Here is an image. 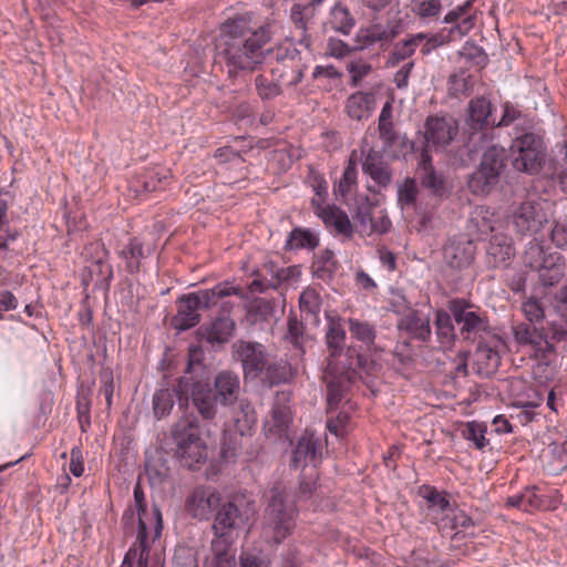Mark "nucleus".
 Here are the masks:
<instances>
[{
	"instance_id": "obj_10",
	"label": "nucleus",
	"mask_w": 567,
	"mask_h": 567,
	"mask_svg": "<svg viewBox=\"0 0 567 567\" xmlns=\"http://www.w3.org/2000/svg\"><path fill=\"white\" fill-rule=\"evenodd\" d=\"M347 362L339 365L340 371L329 373L328 365L324 371V380L327 382V401L330 409L337 406L343 396L342 380L352 381L357 378L358 370L363 369L367 358L358 352L355 348H349L347 353Z\"/></svg>"
},
{
	"instance_id": "obj_16",
	"label": "nucleus",
	"mask_w": 567,
	"mask_h": 567,
	"mask_svg": "<svg viewBox=\"0 0 567 567\" xmlns=\"http://www.w3.org/2000/svg\"><path fill=\"white\" fill-rule=\"evenodd\" d=\"M292 419L291 396L288 392H279L276 394L269 415L265 420L264 430L267 435L278 439L285 437Z\"/></svg>"
},
{
	"instance_id": "obj_53",
	"label": "nucleus",
	"mask_w": 567,
	"mask_h": 567,
	"mask_svg": "<svg viewBox=\"0 0 567 567\" xmlns=\"http://www.w3.org/2000/svg\"><path fill=\"white\" fill-rule=\"evenodd\" d=\"M306 183L313 189L316 196L313 198L319 199L320 203L324 202V196L328 193V184L324 176L313 167H309Z\"/></svg>"
},
{
	"instance_id": "obj_30",
	"label": "nucleus",
	"mask_w": 567,
	"mask_h": 567,
	"mask_svg": "<svg viewBox=\"0 0 567 567\" xmlns=\"http://www.w3.org/2000/svg\"><path fill=\"white\" fill-rule=\"evenodd\" d=\"M506 506L516 507L527 513L548 508L547 497L538 494L536 486L525 487L520 493L509 496Z\"/></svg>"
},
{
	"instance_id": "obj_40",
	"label": "nucleus",
	"mask_w": 567,
	"mask_h": 567,
	"mask_svg": "<svg viewBox=\"0 0 567 567\" xmlns=\"http://www.w3.org/2000/svg\"><path fill=\"white\" fill-rule=\"evenodd\" d=\"M444 254L450 266L456 269L466 268L474 260V247L472 243H467L463 246L446 247Z\"/></svg>"
},
{
	"instance_id": "obj_48",
	"label": "nucleus",
	"mask_w": 567,
	"mask_h": 567,
	"mask_svg": "<svg viewBox=\"0 0 567 567\" xmlns=\"http://www.w3.org/2000/svg\"><path fill=\"white\" fill-rule=\"evenodd\" d=\"M349 331L353 338L370 346L375 339L374 326L367 321H360L358 319H349Z\"/></svg>"
},
{
	"instance_id": "obj_55",
	"label": "nucleus",
	"mask_w": 567,
	"mask_h": 567,
	"mask_svg": "<svg viewBox=\"0 0 567 567\" xmlns=\"http://www.w3.org/2000/svg\"><path fill=\"white\" fill-rule=\"evenodd\" d=\"M348 72L351 76V85L358 86L361 81L370 74L372 71V66L367 61H363L361 59L351 61L348 66Z\"/></svg>"
},
{
	"instance_id": "obj_23",
	"label": "nucleus",
	"mask_w": 567,
	"mask_h": 567,
	"mask_svg": "<svg viewBox=\"0 0 567 567\" xmlns=\"http://www.w3.org/2000/svg\"><path fill=\"white\" fill-rule=\"evenodd\" d=\"M171 179V169L163 166H154L137 174L131 182V187L136 194L151 193L165 189Z\"/></svg>"
},
{
	"instance_id": "obj_49",
	"label": "nucleus",
	"mask_w": 567,
	"mask_h": 567,
	"mask_svg": "<svg viewBox=\"0 0 567 567\" xmlns=\"http://www.w3.org/2000/svg\"><path fill=\"white\" fill-rule=\"evenodd\" d=\"M174 405V391L169 389H161L153 396V410L157 419H162L169 414Z\"/></svg>"
},
{
	"instance_id": "obj_36",
	"label": "nucleus",
	"mask_w": 567,
	"mask_h": 567,
	"mask_svg": "<svg viewBox=\"0 0 567 567\" xmlns=\"http://www.w3.org/2000/svg\"><path fill=\"white\" fill-rule=\"evenodd\" d=\"M419 173L424 187L435 194H442L444 190V181L436 175L432 165V157L427 150H422L419 162Z\"/></svg>"
},
{
	"instance_id": "obj_6",
	"label": "nucleus",
	"mask_w": 567,
	"mask_h": 567,
	"mask_svg": "<svg viewBox=\"0 0 567 567\" xmlns=\"http://www.w3.org/2000/svg\"><path fill=\"white\" fill-rule=\"evenodd\" d=\"M173 439L176 444L175 455L184 466L193 470L205 462L207 446L200 437L198 425L194 421L179 420L173 429Z\"/></svg>"
},
{
	"instance_id": "obj_14",
	"label": "nucleus",
	"mask_w": 567,
	"mask_h": 567,
	"mask_svg": "<svg viewBox=\"0 0 567 567\" xmlns=\"http://www.w3.org/2000/svg\"><path fill=\"white\" fill-rule=\"evenodd\" d=\"M271 53L277 61L276 66L271 69V75L276 76L281 85H297L303 76L297 50L290 44L278 45Z\"/></svg>"
},
{
	"instance_id": "obj_5",
	"label": "nucleus",
	"mask_w": 567,
	"mask_h": 567,
	"mask_svg": "<svg viewBox=\"0 0 567 567\" xmlns=\"http://www.w3.org/2000/svg\"><path fill=\"white\" fill-rule=\"evenodd\" d=\"M547 147L542 135L534 132L517 134L509 145V158L516 171L537 174L545 163Z\"/></svg>"
},
{
	"instance_id": "obj_58",
	"label": "nucleus",
	"mask_w": 567,
	"mask_h": 567,
	"mask_svg": "<svg viewBox=\"0 0 567 567\" xmlns=\"http://www.w3.org/2000/svg\"><path fill=\"white\" fill-rule=\"evenodd\" d=\"M370 233L385 234L390 230L392 223L383 210H374L368 216Z\"/></svg>"
},
{
	"instance_id": "obj_39",
	"label": "nucleus",
	"mask_w": 567,
	"mask_h": 567,
	"mask_svg": "<svg viewBox=\"0 0 567 567\" xmlns=\"http://www.w3.org/2000/svg\"><path fill=\"white\" fill-rule=\"evenodd\" d=\"M393 106L392 102L388 101L382 106V110L379 115L378 121V130L380 138L383 141L384 145L390 147L394 144L396 140V132L393 125Z\"/></svg>"
},
{
	"instance_id": "obj_63",
	"label": "nucleus",
	"mask_w": 567,
	"mask_h": 567,
	"mask_svg": "<svg viewBox=\"0 0 567 567\" xmlns=\"http://www.w3.org/2000/svg\"><path fill=\"white\" fill-rule=\"evenodd\" d=\"M550 240L559 249L567 248V220L555 221L550 231Z\"/></svg>"
},
{
	"instance_id": "obj_4",
	"label": "nucleus",
	"mask_w": 567,
	"mask_h": 567,
	"mask_svg": "<svg viewBox=\"0 0 567 567\" xmlns=\"http://www.w3.org/2000/svg\"><path fill=\"white\" fill-rule=\"evenodd\" d=\"M215 394L206 383L196 382L192 389V400L200 415L212 420L216 415V402L223 405L233 404L240 391L239 377L231 371H220L214 382Z\"/></svg>"
},
{
	"instance_id": "obj_38",
	"label": "nucleus",
	"mask_w": 567,
	"mask_h": 567,
	"mask_svg": "<svg viewBox=\"0 0 567 567\" xmlns=\"http://www.w3.org/2000/svg\"><path fill=\"white\" fill-rule=\"evenodd\" d=\"M319 245L318 236L310 229L297 227L293 228L286 241V249H315Z\"/></svg>"
},
{
	"instance_id": "obj_47",
	"label": "nucleus",
	"mask_w": 567,
	"mask_h": 567,
	"mask_svg": "<svg viewBox=\"0 0 567 567\" xmlns=\"http://www.w3.org/2000/svg\"><path fill=\"white\" fill-rule=\"evenodd\" d=\"M412 11L423 20L435 19L442 11L441 0H412Z\"/></svg>"
},
{
	"instance_id": "obj_24",
	"label": "nucleus",
	"mask_w": 567,
	"mask_h": 567,
	"mask_svg": "<svg viewBox=\"0 0 567 567\" xmlns=\"http://www.w3.org/2000/svg\"><path fill=\"white\" fill-rule=\"evenodd\" d=\"M398 328L412 339L426 342L431 338L430 316L415 309H409L398 321Z\"/></svg>"
},
{
	"instance_id": "obj_35",
	"label": "nucleus",
	"mask_w": 567,
	"mask_h": 567,
	"mask_svg": "<svg viewBox=\"0 0 567 567\" xmlns=\"http://www.w3.org/2000/svg\"><path fill=\"white\" fill-rule=\"evenodd\" d=\"M474 363L480 374L489 377L496 372L501 363V355L491 346L480 343L474 352Z\"/></svg>"
},
{
	"instance_id": "obj_7",
	"label": "nucleus",
	"mask_w": 567,
	"mask_h": 567,
	"mask_svg": "<svg viewBox=\"0 0 567 567\" xmlns=\"http://www.w3.org/2000/svg\"><path fill=\"white\" fill-rule=\"evenodd\" d=\"M506 152L498 145L488 146L478 168L468 177L467 187L474 195H486L498 184L505 167Z\"/></svg>"
},
{
	"instance_id": "obj_41",
	"label": "nucleus",
	"mask_w": 567,
	"mask_h": 567,
	"mask_svg": "<svg viewBox=\"0 0 567 567\" xmlns=\"http://www.w3.org/2000/svg\"><path fill=\"white\" fill-rule=\"evenodd\" d=\"M262 373H265L266 380L274 385L289 381L292 377V369L286 360H269L267 358Z\"/></svg>"
},
{
	"instance_id": "obj_32",
	"label": "nucleus",
	"mask_w": 567,
	"mask_h": 567,
	"mask_svg": "<svg viewBox=\"0 0 567 567\" xmlns=\"http://www.w3.org/2000/svg\"><path fill=\"white\" fill-rule=\"evenodd\" d=\"M231 540L214 537L210 543V555L205 559V567H235V554Z\"/></svg>"
},
{
	"instance_id": "obj_15",
	"label": "nucleus",
	"mask_w": 567,
	"mask_h": 567,
	"mask_svg": "<svg viewBox=\"0 0 567 567\" xmlns=\"http://www.w3.org/2000/svg\"><path fill=\"white\" fill-rule=\"evenodd\" d=\"M221 499V494L215 487L200 485L187 495L185 511L195 519L208 520L220 505Z\"/></svg>"
},
{
	"instance_id": "obj_44",
	"label": "nucleus",
	"mask_w": 567,
	"mask_h": 567,
	"mask_svg": "<svg viewBox=\"0 0 567 567\" xmlns=\"http://www.w3.org/2000/svg\"><path fill=\"white\" fill-rule=\"evenodd\" d=\"M453 320L452 313L442 309L436 310L434 324L442 346H450L455 339Z\"/></svg>"
},
{
	"instance_id": "obj_43",
	"label": "nucleus",
	"mask_w": 567,
	"mask_h": 567,
	"mask_svg": "<svg viewBox=\"0 0 567 567\" xmlns=\"http://www.w3.org/2000/svg\"><path fill=\"white\" fill-rule=\"evenodd\" d=\"M358 183V162L355 152H352L350 155L347 165L344 167L343 174L336 186V192L346 197L349 195Z\"/></svg>"
},
{
	"instance_id": "obj_46",
	"label": "nucleus",
	"mask_w": 567,
	"mask_h": 567,
	"mask_svg": "<svg viewBox=\"0 0 567 567\" xmlns=\"http://www.w3.org/2000/svg\"><path fill=\"white\" fill-rule=\"evenodd\" d=\"M487 426L484 423L472 421L467 422L462 429V435L465 440L473 443L477 450H483L488 440L485 437Z\"/></svg>"
},
{
	"instance_id": "obj_45",
	"label": "nucleus",
	"mask_w": 567,
	"mask_h": 567,
	"mask_svg": "<svg viewBox=\"0 0 567 567\" xmlns=\"http://www.w3.org/2000/svg\"><path fill=\"white\" fill-rule=\"evenodd\" d=\"M255 87L258 96L264 101L272 100L282 93V85L272 75L269 78L265 74H258L255 78Z\"/></svg>"
},
{
	"instance_id": "obj_11",
	"label": "nucleus",
	"mask_w": 567,
	"mask_h": 567,
	"mask_svg": "<svg viewBox=\"0 0 567 567\" xmlns=\"http://www.w3.org/2000/svg\"><path fill=\"white\" fill-rule=\"evenodd\" d=\"M447 308L460 327V333L464 339L474 340L487 329L486 318L465 299H452L449 301Z\"/></svg>"
},
{
	"instance_id": "obj_17",
	"label": "nucleus",
	"mask_w": 567,
	"mask_h": 567,
	"mask_svg": "<svg viewBox=\"0 0 567 567\" xmlns=\"http://www.w3.org/2000/svg\"><path fill=\"white\" fill-rule=\"evenodd\" d=\"M233 351L241 362L246 377L256 378L264 372L267 354L261 343L238 340L233 344Z\"/></svg>"
},
{
	"instance_id": "obj_2",
	"label": "nucleus",
	"mask_w": 567,
	"mask_h": 567,
	"mask_svg": "<svg viewBox=\"0 0 567 567\" xmlns=\"http://www.w3.org/2000/svg\"><path fill=\"white\" fill-rule=\"evenodd\" d=\"M317 480V470H310L309 475H303L299 482L297 492L280 483L270 488L261 523V536L266 543L278 545L292 535L299 514L297 504L312 497Z\"/></svg>"
},
{
	"instance_id": "obj_31",
	"label": "nucleus",
	"mask_w": 567,
	"mask_h": 567,
	"mask_svg": "<svg viewBox=\"0 0 567 567\" xmlns=\"http://www.w3.org/2000/svg\"><path fill=\"white\" fill-rule=\"evenodd\" d=\"M148 537V527L141 522L136 543L126 553L121 567H133L134 561L137 563V567H147L150 557Z\"/></svg>"
},
{
	"instance_id": "obj_29",
	"label": "nucleus",
	"mask_w": 567,
	"mask_h": 567,
	"mask_svg": "<svg viewBox=\"0 0 567 567\" xmlns=\"http://www.w3.org/2000/svg\"><path fill=\"white\" fill-rule=\"evenodd\" d=\"M375 107L373 93L358 91L346 101L344 111L354 121H363L370 117Z\"/></svg>"
},
{
	"instance_id": "obj_57",
	"label": "nucleus",
	"mask_w": 567,
	"mask_h": 567,
	"mask_svg": "<svg viewBox=\"0 0 567 567\" xmlns=\"http://www.w3.org/2000/svg\"><path fill=\"white\" fill-rule=\"evenodd\" d=\"M472 90L471 76L462 74H453L449 79V91L452 95L458 96L467 94Z\"/></svg>"
},
{
	"instance_id": "obj_60",
	"label": "nucleus",
	"mask_w": 567,
	"mask_h": 567,
	"mask_svg": "<svg viewBox=\"0 0 567 567\" xmlns=\"http://www.w3.org/2000/svg\"><path fill=\"white\" fill-rule=\"evenodd\" d=\"M134 503L137 511L138 527H141V520L144 526L148 527V513L146 511V498L140 483L134 486Z\"/></svg>"
},
{
	"instance_id": "obj_3",
	"label": "nucleus",
	"mask_w": 567,
	"mask_h": 567,
	"mask_svg": "<svg viewBox=\"0 0 567 567\" xmlns=\"http://www.w3.org/2000/svg\"><path fill=\"white\" fill-rule=\"evenodd\" d=\"M240 288L231 286L229 282H220L210 289H203L196 292L184 295L177 300V313L173 321L177 329L187 330L195 327L199 320L200 309H208L228 296L240 295Z\"/></svg>"
},
{
	"instance_id": "obj_21",
	"label": "nucleus",
	"mask_w": 567,
	"mask_h": 567,
	"mask_svg": "<svg viewBox=\"0 0 567 567\" xmlns=\"http://www.w3.org/2000/svg\"><path fill=\"white\" fill-rule=\"evenodd\" d=\"M311 206L315 214L322 219L327 228L338 235L350 238L353 235V226L344 210L336 205H326L319 199L312 198Z\"/></svg>"
},
{
	"instance_id": "obj_19",
	"label": "nucleus",
	"mask_w": 567,
	"mask_h": 567,
	"mask_svg": "<svg viewBox=\"0 0 567 567\" xmlns=\"http://www.w3.org/2000/svg\"><path fill=\"white\" fill-rule=\"evenodd\" d=\"M323 446L324 442L320 436H317L310 430H306L292 451V465L297 468L311 464V470H316L321 462Z\"/></svg>"
},
{
	"instance_id": "obj_26",
	"label": "nucleus",
	"mask_w": 567,
	"mask_h": 567,
	"mask_svg": "<svg viewBox=\"0 0 567 567\" xmlns=\"http://www.w3.org/2000/svg\"><path fill=\"white\" fill-rule=\"evenodd\" d=\"M514 257L512 238L504 234L493 235L486 247V261L489 267H507Z\"/></svg>"
},
{
	"instance_id": "obj_12",
	"label": "nucleus",
	"mask_w": 567,
	"mask_h": 567,
	"mask_svg": "<svg viewBox=\"0 0 567 567\" xmlns=\"http://www.w3.org/2000/svg\"><path fill=\"white\" fill-rule=\"evenodd\" d=\"M324 339L328 350V372L337 373L340 371L339 365L347 362L346 353L350 348H346L347 334L344 320L341 317L327 316Z\"/></svg>"
},
{
	"instance_id": "obj_56",
	"label": "nucleus",
	"mask_w": 567,
	"mask_h": 567,
	"mask_svg": "<svg viewBox=\"0 0 567 567\" xmlns=\"http://www.w3.org/2000/svg\"><path fill=\"white\" fill-rule=\"evenodd\" d=\"M419 189L415 181L406 179L399 188L398 200L402 207H410L415 204Z\"/></svg>"
},
{
	"instance_id": "obj_42",
	"label": "nucleus",
	"mask_w": 567,
	"mask_h": 567,
	"mask_svg": "<svg viewBox=\"0 0 567 567\" xmlns=\"http://www.w3.org/2000/svg\"><path fill=\"white\" fill-rule=\"evenodd\" d=\"M328 23L332 30L347 35L354 28L355 20L344 6L337 3L331 9Z\"/></svg>"
},
{
	"instance_id": "obj_9",
	"label": "nucleus",
	"mask_w": 567,
	"mask_h": 567,
	"mask_svg": "<svg viewBox=\"0 0 567 567\" xmlns=\"http://www.w3.org/2000/svg\"><path fill=\"white\" fill-rule=\"evenodd\" d=\"M249 520L248 509L237 497L221 503L217 507L212 526L214 537L234 542V534L244 528Z\"/></svg>"
},
{
	"instance_id": "obj_22",
	"label": "nucleus",
	"mask_w": 567,
	"mask_h": 567,
	"mask_svg": "<svg viewBox=\"0 0 567 567\" xmlns=\"http://www.w3.org/2000/svg\"><path fill=\"white\" fill-rule=\"evenodd\" d=\"M265 270L267 275L270 276L266 285L257 279L252 281V287L260 291H264L267 288L287 289L290 287H296L302 274L301 267L299 265L278 267L274 262H268L265 266Z\"/></svg>"
},
{
	"instance_id": "obj_8",
	"label": "nucleus",
	"mask_w": 567,
	"mask_h": 567,
	"mask_svg": "<svg viewBox=\"0 0 567 567\" xmlns=\"http://www.w3.org/2000/svg\"><path fill=\"white\" fill-rule=\"evenodd\" d=\"M550 203L534 198L522 202L511 215V220L517 234L523 236L536 235L548 221Z\"/></svg>"
},
{
	"instance_id": "obj_18",
	"label": "nucleus",
	"mask_w": 567,
	"mask_h": 567,
	"mask_svg": "<svg viewBox=\"0 0 567 567\" xmlns=\"http://www.w3.org/2000/svg\"><path fill=\"white\" fill-rule=\"evenodd\" d=\"M458 133V125L453 117L429 116L425 122V147L444 148L455 138Z\"/></svg>"
},
{
	"instance_id": "obj_27",
	"label": "nucleus",
	"mask_w": 567,
	"mask_h": 567,
	"mask_svg": "<svg viewBox=\"0 0 567 567\" xmlns=\"http://www.w3.org/2000/svg\"><path fill=\"white\" fill-rule=\"evenodd\" d=\"M257 422V416L254 406L246 402L240 401L238 406L233 409L229 422L225 423V434L237 433L240 436L249 434Z\"/></svg>"
},
{
	"instance_id": "obj_28",
	"label": "nucleus",
	"mask_w": 567,
	"mask_h": 567,
	"mask_svg": "<svg viewBox=\"0 0 567 567\" xmlns=\"http://www.w3.org/2000/svg\"><path fill=\"white\" fill-rule=\"evenodd\" d=\"M422 496L427 502L426 515L436 525L453 511L446 495L433 486H425Z\"/></svg>"
},
{
	"instance_id": "obj_64",
	"label": "nucleus",
	"mask_w": 567,
	"mask_h": 567,
	"mask_svg": "<svg viewBox=\"0 0 567 567\" xmlns=\"http://www.w3.org/2000/svg\"><path fill=\"white\" fill-rule=\"evenodd\" d=\"M553 177L559 184L560 189L567 193V147L564 157L555 163Z\"/></svg>"
},
{
	"instance_id": "obj_33",
	"label": "nucleus",
	"mask_w": 567,
	"mask_h": 567,
	"mask_svg": "<svg viewBox=\"0 0 567 567\" xmlns=\"http://www.w3.org/2000/svg\"><path fill=\"white\" fill-rule=\"evenodd\" d=\"M539 280L544 286H554L565 274V258L559 252L547 254V260L537 269Z\"/></svg>"
},
{
	"instance_id": "obj_20",
	"label": "nucleus",
	"mask_w": 567,
	"mask_h": 567,
	"mask_svg": "<svg viewBox=\"0 0 567 567\" xmlns=\"http://www.w3.org/2000/svg\"><path fill=\"white\" fill-rule=\"evenodd\" d=\"M515 341L523 347H529L534 355L539 360H548L554 353V346L544 334L530 323L520 322L513 327Z\"/></svg>"
},
{
	"instance_id": "obj_50",
	"label": "nucleus",
	"mask_w": 567,
	"mask_h": 567,
	"mask_svg": "<svg viewBox=\"0 0 567 567\" xmlns=\"http://www.w3.org/2000/svg\"><path fill=\"white\" fill-rule=\"evenodd\" d=\"M425 33H417L411 38L398 43L393 51V59L402 61L410 58L416 50V48L425 40Z\"/></svg>"
},
{
	"instance_id": "obj_62",
	"label": "nucleus",
	"mask_w": 567,
	"mask_h": 567,
	"mask_svg": "<svg viewBox=\"0 0 567 567\" xmlns=\"http://www.w3.org/2000/svg\"><path fill=\"white\" fill-rule=\"evenodd\" d=\"M349 420L350 416L348 413L339 412L336 417H329L327 420V430L336 436H343Z\"/></svg>"
},
{
	"instance_id": "obj_25",
	"label": "nucleus",
	"mask_w": 567,
	"mask_h": 567,
	"mask_svg": "<svg viewBox=\"0 0 567 567\" xmlns=\"http://www.w3.org/2000/svg\"><path fill=\"white\" fill-rule=\"evenodd\" d=\"M398 35V27L394 24L373 23L367 28H361L355 35L357 42L361 49L374 44L381 48L388 47Z\"/></svg>"
},
{
	"instance_id": "obj_1",
	"label": "nucleus",
	"mask_w": 567,
	"mask_h": 567,
	"mask_svg": "<svg viewBox=\"0 0 567 567\" xmlns=\"http://www.w3.org/2000/svg\"><path fill=\"white\" fill-rule=\"evenodd\" d=\"M271 33L266 24H258L251 13L238 14L227 19L219 28L215 49L224 61L229 76L239 72L255 71L266 59L270 50Z\"/></svg>"
},
{
	"instance_id": "obj_34",
	"label": "nucleus",
	"mask_w": 567,
	"mask_h": 567,
	"mask_svg": "<svg viewBox=\"0 0 567 567\" xmlns=\"http://www.w3.org/2000/svg\"><path fill=\"white\" fill-rule=\"evenodd\" d=\"M235 321L228 316L216 318L212 323L204 328L206 340L212 343H226L230 340L235 331Z\"/></svg>"
},
{
	"instance_id": "obj_37",
	"label": "nucleus",
	"mask_w": 567,
	"mask_h": 567,
	"mask_svg": "<svg viewBox=\"0 0 567 567\" xmlns=\"http://www.w3.org/2000/svg\"><path fill=\"white\" fill-rule=\"evenodd\" d=\"M118 256L125 260L127 271L134 274L140 270L141 262L146 258L147 254L144 250L142 241L134 237L118 251Z\"/></svg>"
},
{
	"instance_id": "obj_51",
	"label": "nucleus",
	"mask_w": 567,
	"mask_h": 567,
	"mask_svg": "<svg viewBox=\"0 0 567 567\" xmlns=\"http://www.w3.org/2000/svg\"><path fill=\"white\" fill-rule=\"evenodd\" d=\"M547 260L543 246L536 240H530L524 254V265L537 270Z\"/></svg>"
},
{
	"instance_id": "obj_13",
	"label": "nucleus",
	"mask_w": 567,
	"mask_h": 567,
	"mask_svg": "<svg viewBox=\"0 0 567 567\" xmlns=\"http://www.w3.org/2000/svg\"><path fill=\"white\" fill-rule=\"evenodd\" d=\"M493 105L484 96L472 99L467 107L466 124L473 131L470 135V143L476 148L477 141L486 142L491 137L489 130H493L495 122L491 120Z\"/></svg>"
},
{
	"instance_id": "obj_61",
	"label": "nucleus",
	"mask_w": 567,
	"mask_h": 567,
	"mask_svg": "<svg viewBox=\"0 0 567 567\" xmlns=\"http://www.w3.org/2000/svg\"><path fill=\"white\" fill-rule=\"evenodd\" d=\"M523 311L530 323L538 322L545 317L543 306L537 299L530 298L526 300L523 303Z\"/></svg>"
},
{
	"instance_id": "obj_54",
	"label": "nucleus",
	"mask_w": 567,
	"mask_h": 567,
	"mask_svg": "<svg viewBox=\"0 0 567 567\" xmlns=\"http://www.w3.org/2000/svg\"><path fill=\"white\" fill-rule=\"evenodd\" d=\"M286 338L298 349L303 352V343L306 340L305 337V327L301 321H299L296 317H289L287 323V333Z\"/></svg>"
},
{
	"instance_id": "obj_52",
	"label": "nucleus",
	"mask_w": 567,
	"mask_h": 567,
	"mask_svg": "<svg viewBox=\"0 0 567 567\" xmlns=\"http://www.w3.org/2000/svg\"><path fill=\"white\" fill-rule=\"evenodd\" d=\"M299 307L302 312L317 315L321 308V297L319 292L311 287L306 288L299 298Z\"/></svg>"
},
{
	"instance_id": "obj_59",
	"label": "nucleus",
	"mask_w": 567,
	"mask_h": 567,
	"mask_svg": "<svg viewBox=\"0 0 567 567\" xmlns=\"http://www.w3.org/2000/svg\"><path fill=\"white\" fill-rule=\"evenodd\" d=\"M240 567H270V559L262 553L243 550L239 556Z\"/></svg>"
}]
</instances>
